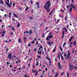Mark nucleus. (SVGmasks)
Masks as SVG:
<instances>
[{
    "label": "nucleus",
    "instance_id": "nucleus-14",
    "mask_svg": "<svg viewBox=\"0 0 77 77\" xmlns=\"http://www.w3.org/2000/svg\"><path fill=\"white\" fill-rule=\"evenodd\" d=\"M18 43H21V40L20 38H19V39L18 40Z\"/></svg>",
    "mask_w": 77,
    "mask_h": 77
},
{
    "label": "nucleus",
    "instance_id": "nucleus-12",
    "mask_svg": "<svg viewBox=\"0 0 77 77\" xmlns=\"http://www.w3.org/2000/svg\"><path fill=\"white\" fill-rule=\"evenodd\" d=\"M6 31H5L4 32H2V33H0L1 34H2V33H3L2 34V37H3L5 36V33H6Z\"/></svg>",
    "mask_w": 77,
    "mask_h": 77
},
{
    "label": "nucleus",
    "instance_id": "nucleus-64",
    "mask_svg": "<svg viewBox=\"0 0 77 77\" xmlns=\"http://www.w3.org/2000/svg\"><path fill=\"white\" fill-rule=\"evenodd\" d=\"M66 8H69V6L68 5L67 6Z\"/></svg>",
    "mask_w": 77,
    "mask_h": 77
},
{
    "label": "nucleus",
    "instance_id": "nucleus-3",
    "mask_svg": "<svg viewBox=\"0 0 77 77\" xmlns=\"http://www.w3.org/2000/svg\"><path fill=\"white\" fill-rule=\"evenodd\" d=\"M67 56L66 57V60H67L68 59L70 58V55H71V53H70V51H69L67 53Z\"/></svg>",
    "mask_w": 77,
    "mask_h": 77
},
{
    "label": "nucleus",
    "instance_id": "nucleus-35",
    "mask_svg": "<svg viewBox=\"0 0 77 77\" xmlns=\"http://www.w3.org/2000/svg\"><path fill=\"white\" fill-rule=\"evenodd\" d=\"M66 19H67V16H65V20L66 21Z\"/></svg>",
    "mask_w": 77,
    "mask_h": 77
},
{
    "label": "nucleus",
    "instance_id": "nucleus-10",
    "mask_svg": "<svg viewBox=\"0 0 77 77\" xmlns=\"http://www.w3.org/2000/svg\"><path fill=\"white\" fill-rule=\"evenodd\" d=\"M73 38H74V36H72L70 37V39H69V41L70 42H71V41H72V39Z\"/></svg>",
    "mask_w": 77,
    "mask_h": 77
},
{
    "label": "nucleus",
    "instance_id": "nucleus-47",
    "mask_svg": "<svg viewBox=\"0 0 77 77\" xmlns=\"http://www.w3.org/2000/svg\"><path fill=\"white\" fill-rule=\"evenodd\" d=\"M62 29H64V30H66V28H63Z\"/></svg>",
    "mask_w": 77,
    "mask_h": 77
},
{
    "label": "nucleus",
    "instance_id": "nucleus-38",
    "mask_svg": "<svg viewBox=\"0 0 77 77\" xmlns=\"http://www.w3.org/2000/svg\"><path fill=\"white\" fill-rule=\"evenodd\" d=\"M42 38H43L44 37H45V35H44V34H43L42 35Z\"/></svg>",
    "mask_w": 77,
    "mask_h": 77
},
{
    "label": "nucleus",
    "instance_id": "nucleus-34",
    "mask_svg": "<svg viewBox=\"0 0 77 77\" xmlns=\"http://www.w3.org/2000/svg\"><path fill=\"white\" fill-rule=\"evenodd\" d=\"M44 24V23H42L41 24H40V26H42V25H43V24Z\"/></svg>",
    "mask_w": 77,
    "mask_h": 77
},
{
    "label": "nucleus",
    "instance_id": "nucleus-56",
    "mask_svg": "<svg viewBox=\"0 0 77 77\" xmlns=\"http://www.w3.org/2000/svg\"><path fill=\"white\" fill-rule=\"evenodd\" d=\"M38 44H39L38 43V42H36V45H38Z\"/></svg>",
    "mask_w": 77,
    "mask_h": 77
},
{
    "label": "nucleus",
    "instance_id": "nucleus-52",
    "mask_svg": "<svg viewBox=\"0 0 77 77\" xmlns=\"http://www.w3.org/2000/svg\"><path fill=\"white\" fill-rule=\"evenodd\" d=\"M72 0V2L73 3H74V0Z\"/></svg>",
    "mask_w": 77,
    "mask_h": 77
},
{
    "label": "nucleus",
    "instance_id": "nucleus-30",
    "mask_svg": "<svg viewBox=\"0 0 77 77\" xmlns=\"http://www.w3.org/2000/svg\"><path fill=\"white\" fill-rule=\"evenodd\" d=\"M26 33H29V31H26L24 32V34H25Z\"/></svg>",
    "mask_w": 77,
    "mask_h": 77
},
{
    "label": "nucleus",
    "instance_id": "nucleus-17",
    "mask_svg": "<svg viewBox=\"0 0 77 77\" xmlns=\"http://www.w3.org/2000/svg\"><path fill=\"white\" fill-rule=\"evenodd\" d=\"M73 45H75V46H76V41H75L73 42Z\"/></svg>",
    "mask_w": 77,
    "mask_h": 77
},
{
    "label": "nucleus",
    "instance_id": "nucleus-24",
    "mask_svg": "<svg viewBox=\"0 0 77 77\" xmlns=\"http://www.w3.org/2000/svg\"><path fill=\"white\" fill-rule=\"evenodd\" d=\"M20 26V23H18L17 26V27H19Z\"/></svg>",
    "mask_w": 77,
    "mask_h": 77
},
{
    "label": "nucleus",
    "instance_id": "nucleus-25",
    "mask_svg": "<svg viewBox=\"0 0 77 77\" xmlns=\"http://www.w3.org/2000/svg\"><path fill=\"white\" fill-rule=\"evenodd\" d=\"M67 77H69V74L68 72H67Z\"/></svg>",
    "mask_w": 77,
    "mask_h": 77
},
{
    "label": "nucleus",
    "instance_id": "nucleus-19",
    "mask_svg": "<svg viewBox=\"0 0 77 77\" xmlns=\"http://www.w3.org/2000/svg\"><path fill=\"white\" fill-rule=\"evenodd\" d=\"M54 9L51 11V12H50V13L49 14V15H51V14H52V12H53V11H54Z\"/></svg>",
    "mask_w": 77,
    "mask_h": 77
},
{
    "label": "nucleus",
    "instance_id": "nucleus-9",
    "mask_svg": "<svg viewBox=\"0 0 77 77\" xmlns=\"http://www.w3.org/2000/svg\"><path fill=\"white\" fill-rule=\"evenodd\" d=\"M64 35H65V31H63L62 32V39L63 38Z\"/></svg>",
    "mask_w": 77,
    "mask_h": 77
},
{
    "label": "nucleus",
    "instance_id": "nucleus-53",
    "mask_svg": "<svg viewBox=\"0 0 77 77\" xmlns=\"http://www.w3.org/2000/svg\"><path fill=\"white\" fill-rule=\"evenodd\" d=\"M1 11H4V10H3V9H1Z\"/></svg>",
    "mask_w": 77,
    "mask_h": 77
},
{
    "label": "nucleus",
    "instance_id": "nucleus-45",
    "mask_svg": "<svg viewBox=\"0 0 77 77\" xmlns=\"http://www.w3.org/2000/svg\"><path fill=\"white\" fill-rule=\"evenodd\" d=\"M58 58L60 59V55H58Z\"/></svg>",
    "mask_w": 77,
    "mask_h": 77
},
{
    "label": "nucleus",
    "instance_id": "nucleus-58",
    "mask_svg": "<svg viewBox=\"0 0 77 77\" xmlns=\"http://www.w3.org/2000/svg\"><path fill=\"white\" fill-rule=\"evenodd\" d=\"M48 29V27H46V28H45V30H47V29Z\"/></svg>",
    "mask_w": 77,
    "mask_h": 77
},
{
    "label": "nucleus",
    "instance_id": "nucleus-13",
    "mask_svg": "<svg viewBox=\"0 0 77 77\" xmlns=\"http://www.w3.org/2000/svg\"><path fill=\"white\" fill-rule=\"evenodd\" d=\"M0 4L4 5V2L2 0H0Z\"/></svg>",
    "mask_w": 77,
    "mask_h": 77
},
{
    "label": "nucleus",
    "instance_id": "nucleus-39",
    "mask_svg": "<svg viewBox=\"0 0 77 77\" xmlns=\"http://www.w3.org/2000/svg\"><path fill=\"white\" fill-rule=\"evenodd\" d=\"M32 44H34L35 43V40H33L32 42H31Z\"/></svg>",
    "mask_w": 77,
    "mask_h": 77
},
{
    "label": "nucleus",
    "instance_id": "nucleus-23",
    "mask_svg": "<svg viewBox=\"0 0 77 77\" xmlns=\"http://www.w3.org/2000/svg\"><path fill=\"white\" fill-rule=\"evenodd\" d=\"M66 42H65L63 44V47H64V46H65V45H66Z\"/></svg>",
    "mask_w": 77,
    "mask_h": 77
},
{
    "label": "nucleus",
    "instance_id": "nucleus-55",
    "mask_svg": "<svg viewBox=\"0 0 77 77\" xmlns=\"http://www.w3.org/2000/svg\"><path fill=\"white\" fill-rule=\"evenodd\" d=\"M39 65V63H37V64H36V66H38Z\"/></svg>",
    "mask_w": 77,
    "mask_h": 77
},
{
    "label": "nucleus",
    "instance_id": "nucleus-57",
    "mask_svg": "<svg viewBox=\"0 0 77 77\" xmlns=\"http://www.w3.org/2000/svg\"><path fill=\"white\" fill-rule=\"evenodd\" d=\"M34 51H36V48H35L34 50Z\"/></svg>",
    "mask_w": 77,
    "mask_h": 77
},
{
    "label": "nucleus",
    "instance_id": "nucleus-31",
    "mask_svg": "<svg viewBox=\"0 0 77 77\" xmlns=\"http://www.w3.org/2000/svg\"><path fill=\"white\" fill-rule=\"evenodd\" d=\"M11 28H12L11 30H13L14 31H15V29H14V27H11Z\"/></svg>",
    "mask_w": 77,
    "mask_h": 77
},
{
    "label": "nucleus",
    "instance_id": "nucleus-32",
    "mask_svg": "<svg viewBox=\"0 0 77 77\" xmlns=\"http://www.w3.org/2000/svg\"><path fill=\"white\" fill-rule=\"evenodd\" d=\"M51 60L49 62V63H50L49 64V65L50 66H51Z\"/></svg>",
    "mask_w": 77,
    "mask_h": 77
},
{
    "label": "nucleus",
    "instance_id": "nucleus-60",
    "mask_svg": "<svg viewBox=\"0 0 77 77\" xmlns=\"http://www.w3.org/2000/svg\"><path fill=\"white\" fill-rule=\"evenodd\" d=\"M38 57H39V58H41V55L38 56Z\"/></svg>",
    "mask_w": 77,
    "mask_h": 77
},
{
    "label": "nucleus",
    "instance_id": "nucleus-36",
    "mask_svg": "<svg viewBox=\"0 0 77 77\" xmlns=\"http://www.w3.org/2000/svg\"><path fill=\"white\" fill-rule=\"evenodd\" d=\"M38 71H36V73L35 74V75H37V74H38Z\"/></svg>",
    "mask_w": 77,
    "mask_h": 77
},
{
    "label": "nucleus",
    "instance_id": "nucleus-1",
    "mask_svg": "<svg viewBox=\"0 0 77 77\" xmlns=\"http://www.w3.org/2000/svg\"><path fill=\"white\" fill-rule=\"evenodd\" d=\"M44 7V8L47 10V12H50V8H49L50 7V1H48L46 3Z\"/></svg>",
    "mask_w": 77,
    "mask_h": 77
},
{
    "label": "nucleus",
    "instance_id": "nucleus-54",
    "mask_svg": "<svg viewBox=\"0 0 77 77\" xmlns=\"http://www.w3.org/2000/svg\"><path fill=\"white\" fill-rule=\"evenodd\" d=\"M37 8H39V5H37Z\"/></svg>",
    "mask_w": 77,
    "mask_h": 77
},
{
    "label": "nucleus",
    "instance_id": "nucleus-16",
    "mask_svg": "<svg viewBox=\"0 0 77 77\" xmlns=\"http://www.w3.org/2000/svg\"><path fill=\"white\" fill-rule=\"evenodd\" d=\"M38 53L39 54H41V51H38Z\"/></svg>",
    "mask_w": 77,
    "mask_h": 77
},
{
    "label": "nucleus",
    "instance_id": "nucleus-42",
    "mask_svg": "<svg viewBox=\"0 0 77 77\" xmlns=\"http://www.w3.org/2000/svg\"><path fill=\"white\" fill-rule=\"evenodd\" d=\"M58 75H57V74H56L55 75V77H57Z\"/></svg>",
    "mask_w": 77,
    "mask_h": 77
},
{
    "label": "nucleus",
    "instance_id": "nucleus-41",
    "mask_svg": "<svg viewBox=\"0 0 77 77\" xmlns=\"http://www.w3.org/2000/svg\"><path fill=\"white\" fill-rule=\"evenodd\" d=\"M53 33L51 32H50V33H49V35H52Z\"/></svg>",
    "mask_w": 77,
    "mask_h": 77
},
{
    "label": "nucleus",
    "instance_id": "nucleus-4",
    "mask_svg": "<svg viewBox=\"0 0 77 77\" xmlns=\"http://www.w3.org/2000/svg\"><path fill=\"white\" fill-rule=\"evenodd\" d=\"M7 2H5V3L10 8H11V5L10 4H9V0H7Z\"/></svg>",
    "mask_w": 77,
    "mask_h": 77
},
{
    "label": "nucleus",
    "instance_id": "nucleus-33",
    "mask_svg": "<svg viewBox=\"0 0 77 77\" xmlns=\"http://www.w3.org/2000/svg\"><path fill=\"white\" fill-rule=\"evenodd\" d=\"M66 53H64V57H66Z\"/></svg>",
    "mask_w": 77,
    "mask_h": 77
},
{
    "label": "nucleus",
    "instance_id": "nucleus-46",
    "mask_svg": "<svg viewBox=\"0 0 77 77\" xmlns=\"http://www.w3.org/2000/svg\"><path fill=\"white\" fill-rule=\"evenodd\" d=\"M60 11H61V12H63L64 13V11H63V10H61Z\"/></svg>",
    "mask_w": 77,
    "mask_h": 77
},
{
    "label": "nucleus",
    "instance_id": "nucleus-40",
    "mask_svg": "<svg viewBox=\"0 0 77 77\" xmlns=\"http://www.w3.org/2000/svg\"><path fill=\"white\" fill-rule=\"evenodd\" d=\"M24 77H29V76H27V75L26 74Z\"/></svg>",
    "mask_w": 77,
    "mask_h": 77
},
{
    "label": "nucleus",
    "instance_id": "nucleus-5",
    "mask_svg": "<svg viewBox=\"0 0 77 77\" xmlns=\"http://www.w3.org/2000/svg\"><path fill=\"white\" fill-rule=\"evenodd\" d=\"M47 43L48 44V45H49V47H51V44H54L53 42H48Z\"/></svg>",
    "mask_w": 77,
    "mask_h": 77
},
{
    "label": "nucleus",
    "instance_id": "nucleus-49",
    "mask_svg": "<svg viewBox=\"0 0 77 77\" xmlns=\"http://www.w3.org/2000/svg\"><path fill=\"white\" fill-rule=\"evenodd\" d=\"M25 68V66H23L22 67V68L23 69H24Z\"/></svg>",
    "mask_w": 77,
    "mask_h": 77
},
{
    "label": "nucleus",
    "instance_id": "nucleus-48",
    "mask_svg": "<svg viewBox=\"0 0 77 77\" xmlns=\"http://www.w3.org/2000/svg\"><path fill=\"white\" fill-rule=\"evenodd\" d=\"M7 65H9V63H9V62H7Z\"/></svg>",
    "mask_w": 77,
    "mask_h": 77
},
{
    "label": "nucleus",
    "instance_id": "nucleus-28",
    "mask_svg": "<svg viewBox=\"0 0 77 77\" xmlns=\"http://www.w3.org/2000/svg\"><path fill=\"white\" fill-rule=\"evenodd\" d=\"M29 9V7H26V9H25V10L27 11V10H28Z\"/></svg>",
    "mask_w": 77,
    "mask_h": 77
},
{
    "label": "nucleus",
    "instance_id": "nucleus-27",
    "mask_svg": "<svg viewBox=\"0 0 77 77\" xmlns=\"http://www.w3.org/2000/svg\"><path fill=\"white\" fill-rule=\"evenodd\" d=\"M32 72H36V70H32Z\"/></svg>",
    "mask_w": 77,
    "mask_h": 77
},
{
    "label": "nucleus",
    "instance_id": "nucleus-18",
    "mask_svg": "<svg viewBox=\"0 0 77 77\" xmlns=\"http://www.w3.org/2000/svg\"><path fill=\"white\" fill-rule=\"evenodd\" d=\"M14 15L15 17H16V18H18V16H17V15L15 14H14Z\"/></svg>",
    "mask_w": 77,
    "mask_h": 77
},
{
    "label": "nucleus",
    "instance_id": "nucleus-22",
    "mask_svg": "<svg viewBox=\"0 0 77 77\" xmlns=\"http://www.w3.org/2000/svg\"><path fill=\"white\" fill-rule=\"evenodd\" d=\"M32 30H29V34L31 35V34H32Z\"/></svg>",
    "mask_w": 77,
    "mask_h": 77
},
{
    "label": "nucleus",
    "instance_id": "nucleus-21",
    "mask_svg": "<svg viewBox=\"0 0 77 77\" xmlns=\"http://www.w3.org/2000/svg\"><path fill=\"white\" fill-rule=\"evenodd\" d=\"M55 49H56V46H55V47L53 50V52H55V51H56V50H55Z\"/></svg>",
    "mask_w": 77,
    "mask_h": 77
},
{
    "label": "nucleus",
    "instance_id": "nucleus-37",
    "mask_svg": "<svg viewBox=\"0 0 77 77\" xmlns=\"http://www.w3.org/2000/svg\"><path fill=\"white\" fill-rule=\"evenodd\" d=\"M46 58L48 60H50V58H48V57H46Z\"/></svg>",
    "mask_w": 77,
    "mask_h": 77
},
{
    "label": "nucleus",
    "instance_id": "nucleus-43",
    "mask_svg": "<svg viewBox=\"0 0 77 77\" xmlns=\"http://www.w3.org/2000/svg\"><path fill=\"white\" fill-rule=\"evenodd\" d=\"M60 48L61 51H62V48H61V46H60Z\"/></svg>",
    "mask_w": 77,
    "mask_h": 77
},
{
    "label": "nucleus",
    "instance_id": "nucleus-44",
    "mask_svg": "<svg viewBox=\"0 0 77 77\" xmlns=\"http://www.w3.org/2000/svg\"><path fill=\"white\" fill-rule=\"evenodd\" d=\"M30 3H31V4H32L33 3V2H32V0H31V1L30 2Z\"/></svg>",
    "mask_w": 77,
    "mask_h": 77
},
{
    "label": "nucleus",
    "instance_id": "nucleus-29",
    "mask_svg": "<svg viewBox=\"0 0 77 77\" xmlns=\"http://www.w3.org/2000/svg\"><path fill=\"white\" fill-rule=\"evenodd\" d=\"M72 8H70L69 9L70 12H71L72 11Z\"/></svg>",
    "mask_w": 77,
    "mask_h": 77
},
{
    "label": "nucleus",
    "instance_id": "nucleus-63",
    "mask_svg": "<svg viewBox=\"0 0 77 77\" xmlns=\"http://www.w3.org/2000/svg\"><path fill=\"white\" fill-rule=\"evenodd\" d=\"M74 68H75V69H77V66L75 67Z\"/></svg>",
    "mask_w": 77,
    "mask_h": 77
},
{
    "label": "nucleus",
    "instance_id": "nucleus-50",
    "mask_svg": "<svg viewBox=\"0 0 77 77\" xmlns=\"http://www.w3.org/2000/svg\"><path fill=\"white\" fill-rule=\"evenodd\" d=\"M10 67V68H11V67H12V65H11L10 66H9Z\"/></svg>",
    "mask_w": 77,
    "mask_h": 77
},
{
    "label": "nucleus",
    "instance_id": "nucleus-61",
    "mask_svg": "<svg viewBox=\"0 0 77 77\" xmlns=\"http://www.w3.org/2000/svg\"><path fill=\"white\" fill-rule=\"evenodd\" d=\"M8 27H9V28H12V27L11 26H9Z\"/></svg>",
    "mask_w": 77,
    "mask_h": 77
},
{
    "label": "nucleus",
    "instance_id": "nucleus-62",
    "mask_svg": "<svg viewBox=\"0 0 77 77\" xmlns=\"http://www.w3.org/2000/svg\"><path fill=\"white\" fill-rule=\"evenodd\" d=\"M4 26H5V25H2V28H3V27H4Z\"/></svg>",
    "mask_w": 77,
    "mask_h": 77
},
{
    "label": "nucleus",
    "instance_id": "nucleus-6",
    "mask_svg": "<svg viewBox=\"0 0 77 77\" xmlns=\"http://www.w3.org/2000/svg\"><path fill=\"white\" fill-rule=\"evenodd\" d=\"M12 54V53L9 54H8V57L9 58V59H12V57H11V56Z\"/></svg>",
    "mask_w": 77,
    "mask_h": 77
},
{
    "label": "nucleus",
    "instance_id": "nucleus-59",
    "mask_svg": "<svg viewBox=\"0 0 77 77\" xmlns=\"http://www.w3.org/2000/svg\"><path fill=\"white\" fill-rule=\"evenodd\" d=\"M11 14H12V13H9V15H10V16L11 15Z\"/></svg>",
    "mask_w": 77,
    "mask_h": 77
},
{
    "label": "nucleus",
    "instance_id": "nucleus-2",
    "mask_svg": "<svg viewBox=\"0 0 77 77\" xmlns=\"http://www.w3.org/2000/svg\"><path fill=\"white\" fill-rule=\"evenodd\" d=\"M53 36L52 35H49L46 38V41H50V39H51V38H53Z\"/></svg>",
    "mask_w": 77,
    "mask_h": 77
},
{
    "label": "nucleus",
    "instance_id": "nucleus-8",
    "mask_svg": "<svg viewBox=\"0 0 77 77\" xmlns=\"http://www.w3.org/2000/svg\"><path fill=\"white\" fill-rule=\"evenodd\" d=\"M69 70H72L73 69V66L69 64Z\"/></svg>",
    "mask_w": 77,
    "mask_h": 77
},
{
    "label": "nucleus",
    "instance_id": "nucleus-11",
    "mask_svg": "<svg viewBox=\"0 0 77 77\" xmlns=\"http://www.w3.org/2000/svg\"><path fill=\"white\" fill-rule=\"evenodd\" d=\"M70 6L71 7H72L74 9H75V7L74 5L72 4H71Z\"/></svg>",
    "mask_w": 77,
    "mask_h": 77
},
{
    "label": "nucleus",
    "instance_id": "nucleus-26",
    "mask_svg": "<svg viewBox=\"0 0 77 77\" xmlns=\"http://www.w3.org/2000/svg\"><path fill=\"white\" fill-rule=\"evenodd\" d=\"M59 21H60V20L57 19V21L56 22V24H57V23H59Z\"/></svg>",
    "mask_w": 77,
    "mask_h": 77
},
{
    "label": "nucleus",
    "instance_id": "nucleus-51",
    "mask_svg": "<svg viewBox=\"0 0 77 77\" xmlns=\"http://www.w3.org/2000/svg\"><path fill=\"white\" fill-rule=\"evenodd\" d=\"M15 5V3H13V6H14V5Z\"/></svg>",
    "mask_w": 77,
    "mask_h": 77
},
{
    "label": "nucleus",
    "instance_id": "nucleus-15",
    "mask_svg": "<svg viewBox=\"0 0 77 77\" xmlns=\"http://www.w3.org/2000/svg\"><path fill=\"white\" fill-rule=\"evenodd\" d=\"M43 48V47H42V46H41L39 48V50H41V51H42Z\"/></svg>",
    "mask_w": 77,
    "mask_h": 77
},
{
    "label": "nucleus",
    "instance_id": "nucleus-7",
    "mask_svg": "<svg viewBox=\"0 0 77 77\" xmlns=\"http://www.w3.org/2000/svg\"><path fill=\"white\" fill-rule=\"evenodd\" d=\"M58 66L59 67V68L60 69H62V66H61V65H60V63H58Z\"/></svg>",
    "mask_w": 77,
    "mask_h": 77
},
{
    "label": "nucleus",
    "instance_id": "nucleus-20",
    "mask_svg": "<svg viewBox=\"0 0 77 77\" xmlns=\"http://www.w3.org/2000/svg\"><path fill=\"white\" fill-rule=\"evenodd\" d=\"M61 59L62 60H64V58H63V56L62 55H61Z\"/></svg>",
    "mask_w": 77,
    "mask_h": 77
}]
</instances>
